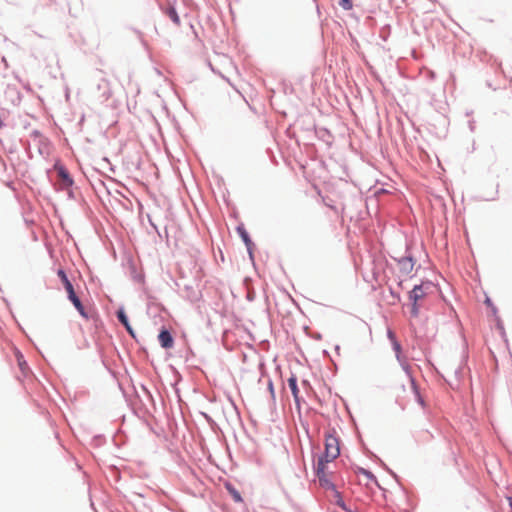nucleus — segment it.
<instances>
[{"label":"nucleus","mask_w":512,"mask_h":512,"mask_svg":"<svg viewBox=\"0 0 512 512\" xmlns=\"http://www.w3.org/2000/svg\"><path fill=\"white\" fill-rule=\"evenodd\" d=\"M388 337L392 342L393 350L395 351L397 360L399 361L400 365L402 366V368L404 369V371L407 374L408 383H409L407 403H409L413 400V401L417 402L421 407H424L425 406L424 399L420 395V392L415 383V380L410 374V366L407 362V359L405 357H403L401 354L400 343L397 341L395 334L391 330L388 331Z\"/></svg>","instance_id":"f257e3e1"},{"label":"nucleus","mask_w":512,"mask_h":512,"mask_svg":"<svg viewBox=\"0 0 512 512\" xmlns=\"http://www.w3.org/2000/svg\"><path fill=\"white\" fill-rule=\"evenodd\" d=\"M326 466H327V464H325L324 459L319 458L317 467H316V473H317L320 485L326 489H332L333 493L336 497V504L338 506H340L342 509L346 510L343 499L341 498L340 494L334 489V485L328 479V475L326 473Z\"/></svg>","instance_id":"f03ea898"},{"label":"nucleus","mask_w":512,"mask_h":512,"mask_svg":"<svg viewBox=\"0 0 512 512\" xmlns=\"http://www.w3.org/2000/svg\"><path fill=\"white\" fill-rule=\"evenodd\" d=\"M340 454L339 440L333 434H327L325 437V452L320 458L324 459L325 464L335 460Z\"/></svg>","instance_id":"7ed1b4c3"},{"label":"nucleus","mask_w":512,"mask_h":512,"mask_svg":"<svg viewBox=\"0 0 512 512\" xmlns=\"http://www.w3.org/2000/svg\"><path fill=\"white\" fill-rule=\"evenodd\" d=\"M431 284H421L414 286L413 290L410 292V299L413 301V309L412 312L417 314V304L420 300H422L428 293V290L431 289Z\"/></svg>","instance_id":"20e7f679"},{"label":"nucleus","mask_w":512,"mask_h":512,"mask_svg":"<svg viewBox=\"0 0 512 512\" xmlns=\"http://www.w3.org/2000/svg\"><path fill=\"white\" fill-rule=\"evenodd\" d=\"M57 275L59 276V278L61 279V282L64 285V288H65V290H66V292L68 294L69 300L72 299V298H75L77 295H76V293L74 291L72 283L68 279V277H67L66 273L64 272V270L59 269L58 272H57Z\"/></svg>","instance_id":"39448f33"},{"label":"nucleus","mask_w":512,"mask_h":512,"mask_svg":"<svg viewBox=\"0 0 512 512\" xmlns=\"http://www.w3.org/2000/svg\"><path fill=\"white\" fill-rule=\"evenodd\" d=\"M158 340L161 346L165 349H170L173 347L174 340L171 336L170 332L167 330H162L158 335Z\"/></svg>","instance_id":"423d86ee"},{"label":"nucleus","mask_w":512,"mask_h":512,"mask_svg":"<svg viewBox=\"0 0 512 512\" xmlns=\"http://www.w3.org/2000/svg\"><path fill=\"white\" fill-rule=\"evenodd\" d=\"M288 386L291 389V392L293 394V397H294L295 401L298 402L299 390H298V387H297V379H296V377L294 375L291 376L288 379Z\"/></svg>","instance_id":"0eeeda50"},{"label":"nucleus","mask_w":512,"mask_h":512,"mask_svg":"<svg viewBox=\"0 0 512 512\" xmlns=\"http://www.w3.org/2000/svg\"><path fill=\"white\" fill-rule=\"evenodd\" d=\"M117 317H118V320L125 326L126 330L133 336L134 335L133 330L129 324V321H128V318H127V315L125 314V312L123 310H119L117 312Z\"/></svg>","instance_id":"6e6552de"},{"label":"nucleus","mask_w":512,"mask_h":512,"mask_svg":"<svg viewBox=\"0 0 512 512\" xmlns=\"http://www.w3.org/2000/svg\"><path fill=\"white\" fill-rule=\"evenodd\" d=\"M98 87L104 89L103 94H102L104 99L107 100L112 96V90L110 88V83L107 79H102Z\"/></svg>","instance_id":"1a4fd4ad"},{"label":"nucleus","mask_w":512,"mask_h":512,"mask_svg":"<svg viewBox=\"0 0 512 512\" xmlns=\"http://www.w3.org/2000/svg\"><path fill=\"white\" fill-rule=\"evenodd\" d=\"M70 301L73 303L74 307L77 309L80 315L87 319L88 314L86 313L85 308L82 305L80 299L76 296L75 298L70 299Z\"/></svg>","instance_id":"9d476101"},{"label":"nucleus","mask_w":512,"mask_h":512,"mask_svg":"<svg viewBox=\"0 0 512 512\" xmlns=\"http://www.w3.org/2000/svg\"><path fill=\"white\" fill-rule=\"evenodd\" d=\"M237 230H238V233L240 234L241 238L243 239V241L247 245V247H249L250 244H251V239L249 238V235H248L247 231L244 228H242V227H238Z\"/></svg>","instance_id":"9b49d317"},{"label":"nucleus","mask_w":512,"mask_h":512,"mask_svg":"<svg viewBox=\"0 0 512 512\" xmlns=\"http://www.w3.org/2000/svg\"><path fill=\"white\" fill-rule=\"evenodd\" d=\"M167 15L175 24H180L179 16L174 8H169L167 11Z\"/></svg>","instance_id":"f8f14e48"},{"label":"nucleus","mask_w":512,"mask_h":512,"mask_svg":"<svg viewBox=\"0 0 512 512\" xmlns=\"http://www.w3.org/2000/svg\"><path fill=\"white\" fill-rule=\"evenodd\" d=\"M59 176L63 179V181L67 184V185H71L72 184V179L70 178L68 172L64 169V168H60L59 169Z\"/></svg>","instance_id":"ddd939ff"},{"label":"nucleus","mask_w":512,"mask_h":512,"mask_svg":"<svg viewBox=\"0 0 512 512\" xmlns=\"http://www.w3.org/2000/svg\"><path fill=\"white\" fill-rule=\"evenodd\" d=\"M226 487L236 502L242 501L240 493L234 487H232L231 485H227Z\"/></svg>","instance_id":"4468645a"},{"label":"nucleus","mask_w":512,"mask_h":512,"mask_svg":"<svg viewBox=\"0 0 512 512\" xmlns=\"http://www.w3.org/2000/svg\"><path fill=\"white\" fill-rule=\"evenodd\" d=\"M339 5L345 10H350L353 6L352 0H340Z\"/></svg>","instance_id":"2eb2a0df"},{"label":"nucleus","mask_w":512,"mask_h":512,"mask_svg":"<svg viewBox=\"0 0 512 512\" xmlns=\"http://www.w3.org/2000/svg\"><path fill=\"white\" fill-rule=\"evenodd\" d=\"M19 366L22 370H24V366H26V363L23 361H21V359H19Z\"/></svg>","instance_id":"dca6fc26"},{"label":"nucleus","mask_w":512,"mask_h":512,"mask_svg":"<svg viewBox=\"0 0 512 512\" xmlns=\"http://www.w3.org/2000/svg\"><path fill=\"white\" fill-rule=\"evenodd\" d=\"M508 502H509V505H510V507H511V509H512V497H509V498H508Z\"/></svg>","instance_id":"f3484780"},{"label":"nucleus","mask_w":512,"mask_h":512,"mask_svg":"<svg viewBox=\"0 0 512 512\" xmlns=\"http://www.w3.org/2000/svg\"><path fill=\"white\" fill-rule=\"evenodd\" d=\"M486 303H487L488 305H490V304H491V301H490L489 299H487V300H486Z\"/></svg>","instance_id":"a211bd4d"}]
</instances>
